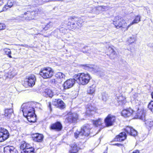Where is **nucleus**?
Here are the masks:
<instances>
[{
    "label": "nucleus",
    "mask_w": 153,
    "mask_h": 153,
    "mask_svg": "<svg viewBox=\"0 0 153 153\" xmlns=\"http://www.w3.org/2000/svg\"><path fill=\"white\" fill-rule=\"evenodd\" d=\"M74 78L76 79V82L79 84L86 85L91 79L90 75L88 74L81 73L75 75Z\"/></svg>",
    "instance_id": "1"
},
{
    "label": "nucleus",
    "mask_w": 153,
    "mask_h": 153,
    "mask_svg": "<svg viewBox=\"0 0 153 153\" xmlns=\"http://www.w3.org/2000/svg\"><path fill=\"white\" fill-rule=\"evenodd\" d=\"M137 106L134 109V118H138L143 120H145L146 111L144 109L143 107L140 106Z\"/></svg>",
    "instance_id": "2"
},
{
    "label": "nucleus",
    "mask_w": 153,
    "mask_h": 153,
    "mask_svg": "<svg viewBox=\"0 0 153 153\" xmlns=\"http://www.w3.org/2000/svg\"><path fill=\"white\" fill-rule=\"evenodd\" d=\"M120 19V17L117 16L115 17L113 20V24L114 25L115 27L118 29L122 27L124 29L123 30L124 31L127 30L130 27L129 24L127 25V23L125 20L124 19L120 20L117 22V21L119 20Z\"/></svg>",
    "instance_id": "3"
},
{
    "label": "nucleus",
    "mask_w": 153,
    "mask_h": 153,
    "mask_svg": "<svg viewBox=\"0 0 153 153\" xmlns=\"http://www.w3.org/2000/svg\"><path fill=\"white\" fill-rule=\"evenodd\" d=\"M30 110H28L27 112H24L27 111L25 109L22 110L24 113V115L27 118L28 121L30 122H35L36 120V115L34 113V109L32 107H29Z\"/></svg>",
    "instance_id": "4"
},
{
    "label": "nucleus",
    "mask_w": 153,
    "mask_h": 153,
    "mask_svg": "<svg viewBox=\"0 0 153 153\" xmlns=\"http://www.w3.org/2000/svg\"><path fill=\"white\" fill-rule=\"evenodd\" d=\"M91 128L88 125L83 126L79 131H76L74 133V137L76 138L80 137L82 135L88 136L90 133Z\"/></svg>",
    "instance_id": "5"
},
{
    "label": "nucleus",
    "mask_w": 153,
    "mask_h": 153,
    "mask_svg": "<svg viewBox=\"0 0 153 153\" xmlns=\"http://www.w3.org/2000/svg\"><path fill=\"white\" fill-rule=\"evenodd\" d=\"M39 74L44 79L50 78L53 75V71L51 68H44L41 69L39 72Z\"/></svg>",
    "instance_id": "6"
},
{
    "label": "nucleus",
    "mask_w": 153,
    "mask_h": 153,
    "mask_svg": "<svg viewBox=\"0 0 153 153\" xmlns=\"http://www.w3.org/2000/svg\"><path fill=\"white\" fill-rule=\"evenodd\" d=\"M35 15V11H27V12H25L24 14L18 16L16 18L17 19L20 21H23L25 19L30 20L34 19Z\"/></svg>",
    "instance_id": "7"
},
{
    "label": "nucleus",
    "mask_w": 153,
    "mask_h": 153,
    "mask_svg": "<svg viewBox=\"0 0 153 153\" xmlns=\"http://www.w3.org/2000/svg\"><path fill=\"white\" fill-rule=\"evenodd\" d=\"M78 117L76 113L69 112L67 115L65 121L68 123H74L77 120Z\"/></svg>",
    "instance_id": "8"
},
{
    "label": "nucleus",
    "mask_w": 153,
    "mask_h": 153,
    "mask_svg": "<svg viewBox=\"0 0 153 153\" xmlns=\"http://www.w3.org/2000/svg\"><path fill=\"white\" fill-rule=\"evenodd\" d=\"M9 136L8 131L4 128H0V142H2L7 139Z\"/></svg>",
    "instance_id": "9"
},
{
    "label": "nucleus",
    "mask_w": 153,
    "mask_h": 153,
    "mask_svg": "<svg viewBox=\"0 0 153 153\" xmlns=\"http://www.w3.org/2000/svg\"><path fill=\"white\" fill-rule=\"evenodd\" d=\"M115 120V117L111 114H109L105 120V123L106 127H109L113 125Z\"/></svg>",
    "instance_id": "10"
},
{
    "label": "nucleus",
    "mask_w": 153,
    "mask_h": 153,
    "mask_svg": "<svg viewBox=\"0 0 153 153\" xmlns=\"http://www.w3.org/2000/svg\"><path fill=\"white\" fill-rule=\"evenodd\" d=\"M36 80L35 76L34 75H31L26 78L25 82L29 86L32 87L35 84Z\"/></svg>",
    "instance_id": "11"
},
{
    "label": "nucleus",
    "mask_w": 153,
    "mask_h": 153,
    "mask_svg": "<svg viewBox=\"0 0 153 153\" xmlns=\"http://www.w3.org/2000/svg\"><path fill=\"white\" fill-rule=\"evenodd\" d=\"M76 79H67L64 83V87L65 89L70 88L72 87L74 84Z\"/></svg>",
    "instance_id": "12"
},
{
    "label": "nucleus",
    "mask_w": 153,
    "mask_h": 153,
    "mask_svg": "<svg viewBox=\"0 0 153 153\" xmlns=\"http://www.w3.org/2000/svg\"><path fill=\"white\" fill-rule=\"evenodd\" d=\"M122 115L124 117H127L132 115L134 117V110L131 108L123 110L121 112Z\"/></svg>",
    "instance_id": "13"
},
{
    "label": "nucleus",
    "mask_w": 153,
    "mask_h": 153,
    "mask_svg": "<svg viewBox=\"0 0 153 153\" xmlns=\"http://www.w3.org/2000/svg\"><path fill=\"white\" fill-rule=\"evenodd\" d=\"M124 131L127 134L133 136H135L137 134V131L132 127L129 126L126 127L124 129Z\"/></svg>",
    "instance_id": "14"
},
{
    "label": "nucleus",
    "mask_w": 153,
    "mask_h": 153,
    "mask_svg": "<svg viewBox=\"0 0 153 153\" xmlns=\"http://www.w3.org/2000/svg\"><path fill=\"white\" fill-rule=\"evenodd\" d=\"M4 153H18L17 150L13 146H7L4 148Z\"/></svg>",
    "instance_id": "15"
},
{
    "label": "nucleus",
    "mask_w": 153,
    "mask_h": 153,
    "mask_svg": "<svg viewBox=\"0 0 153 153\" xmlns=\"http://www.w3.org/2000/svg\"><path fill=\"white\" fill-rule=\"evenodd\" d=\"M32 138L34 141L37 142H40L42 141L44 136L42 134L36 133L33 135Z\"/></svg>",
    "instance_id": "16"
},
{
    "label": "nucleus",
    "mask_w": 153,
    "mask_h": 153,
    "mask_svg": "<svg viewBox=\"0 0 153 153\" xmlns=\"http://www.w3.org/2000/svg\"><path fill=\"white\" fill-rule=\"evenodd\" d=\"M127 135L125 132H123L116 136L115 139L116 141H122L126 139Z\"/></svg>",
    "instance_id": "17"
},
{
    "label": "nucleus",
    "mask_w": 153,
    "mask_h": 153,
    "mask_svg": "<svg viewBox=\"0 0 153 153\" xmlns=\"http://www.w3.org/2000/svg\"><path fill=\"white\" fill-rule=\"evenodd\" d=\"M51 128L57 131H60L62 128V126L59 122H57L51 125Z\"/></svg>",
    "instance_id": "18"
},
{
    "label": "nucleus",
    "mask_w": 153,
    "mask_h": 153,
    "mask_svg": "<svg viewBox=\"0 0 153 153\" xmlns=\"http://www.w3.org/2000/svg\"><path fill=\"white\" fill-rule=\"evenodd\" d=\"M34 149L29 144L27 143L26 149L22 151L21 153H34Z\"/></svg>",
    "instance_id": "19"
},
{
    "label": "nucleus",
    "mask_w": 153,
    "mask_h": 153,
    "mask_svg": "<svg viewBox=\"0 0 153 153\" xmlns=\"http://www.w3.org/2000/svg\"><path fill=\"white\" fill-rule=\"evenodd\" d=\"M16 74V73L15 70L12 68L9 70L7 74H6V76L8 78H11L14 77Z\"/></svg>",
    "instance_id": "20"
},
{
    "label": "nucleus",
    "mask_w": 153,
    "mask_h": 153,
    "mask_svg": "<svg viewBox=\"0 0 153 153\" xmlns=\"http://www.w3.org/2000/svg\"><path fill=\"white\" fill-rule=\"evenodd\" d=\"M14 3L13 0H8L7 4L5 5L3 8L2 10H1L0 12L6 11L9 8L11 7L13 5Z\"/></svg>",
    "instance_id": "21"
},
{
    "label": "nucleus",
    "mask_w": 153,
    "mask_h": 153,
    "mask_svg": "<svg viewBox=\"0 0 153 153\" xmlns=\"http://www.w3.org/2000/svg\"><path fill=\"white\" fill-rule=\"evenodd\" d=\"M89 8L92 9L90 11V12L94 13L96 14H99L102 11V8L101 6H99L97 7H94L93 8V7H90Z\"/></svg>",
    "instance_id": "22"
},
{
    "label": "nucleus",
    "mask_w": 153,
    "mask_h": 153,
    "mask_svg": "<svg viewBox=\"0 0 153 153\" xmlns=\"http://www.w3.org/2000/svg\"><path fill=\"white\" fill-rule=\"evenodd\" d=\"M96 86L95 84H94L89 86L88 89V93L90 94H93L95 93Z\"/></svg>",
    "instance_id": "23"
},
{
    "label": "nucleus",
    "mask_w": 153,
    "mask_h": 153,
    "mask_svg": "<svg viewBox=\"0 0 153 153\" xmlns=\"http://www.w3.org/2000/svg\"><path fill=\"white\" fill-rule=\"evenodd\" d=\"M117 101L119 103V104L124 105L126 102L125 97L122 95L117 97Z\"/></svg>",
    "instance_id": "24"
},
{
    "label": "nucleus",
    "mask_w": 153,
    "mask_h": 153,
    "mask_svg": "<svg viewBox=\"0 0 153 153\" xmlns=\"http://www.w3.org/2000/svg\"><path fill=\"white\" fill-rule=\"evenodd\" d=\"M13 112V110L11 108L6 109L4 111V115L8 118H10Z\"/></svg>",
    "instance_id": "25"
},
{
    "label": "nucleus",
    "mask_w": 153,
    "mask_h": 153,
    "mask_svg": "<svg viewBox=\"0 0 153 153\" xmlns=\"http://www.w3.org/2000/svg\"><path fill=\"white\" fill-rule=\"evenodd\" d=\"M145 124L146 127L149 129L153 127V121L151 119H149L146 120L145 122Z\"/></svg>",
    "instance_id": "26"
},
{
    "label": "nucleus",
    "mask_w": 153,
    "mask_h": 153,
    "mask_svg": "<svg viewBox=\"0 0 153 153\" xmlns=\"http://www.w3.org/2000/svg\"><path fill=\"white\" fill-rule=\"evenodd\" d=\"M71 153H72V152H74L75 153L77 152L80 149L79 147H78L76 144L74 143L72 144L71 146Z\"/></svg>",
    "instance_id": "27"
},
{
    "label": "nucleus",
    "mask_w": 153,
    "mask_h": 153,
    "mask_svg": "<svg viewBox=\"0 0 153 153\" xmlns=\"http://www.w3.org/2000/svg\"><path fill=\"white\" fill-rule=\"evenodd\" d=\"M45 93L47 96V97H52L53 96V93L51 90L49 89H46L45 91Z\"/></svg>",
    "instance_id": "28"
},
{
    "label": "nucleus",
    "mask_w": 153,
    "mask_h": 153,
    "mask_svg": "<svg viewBox=\"0 0 153 153\" xmlns=\"http://www.w3.org/2000/svg\"><path fill=\"white\" fill-rule=\"evenodd\" d=\"M53 105H56L58 104V105H64V102L61 99H58L56 100V99H54L53 101Z\"/></svg>",
    "instance_id": "29"
},
{
    "label": "nucleus",
    "mask_w": 153,
    "mask_h": 153,
    "mask_svg": "<svg viewBox=\"0 0 153 153\" xmlns=\"http://www.w3.org/2000/svg\"><path fill=\"white\" fill-rule=\"evenodd\" d=\"M102 123V120L100 119L93 121V124L96 127H100V128H101Z\"/></svg>",
    "instance_id": "30"
},
{
    "label": "nucleus",
    "mask_w": 153,
    "mask_h": 153,
    "mask_svg": "<svg viewBox=\"0 0 153 153\" xmlns=\"http://www.w3.org/2000/svg\"><path fill=\"white\" fill-rule=\"evenodd\" d=\"M140 21V16L139 15H137L135 17L134 19L129 24L130 27L133 24L137 23Z\"/></svg>",
    "instance_id": "31"
},
{
    "label": "nucleus",
    "mask_w": 153,
    "mask_h": 153,
    "mask_svg": "<svg viewBox=\"0 0 153 153\" xmlns=\"http://www.w3.org/2000/svg\"><path fill=\"white\" fill-rule=\"evenodd\" d=\"M56 76L57 78H59L60 79H65L66 76L63 73L59 72L57 73L56 75Z\"/></svg>",
    "instance_id": "32"
},
{
    "label": "nucleus",
    "mask_w": 153,
    "mask_h": 153,
    "mask_svg": "<svg viewBox=\"0 0 153 153\" xmlns=\"http://www.w3.org/2000/svg\"><path fill=\"white\" fill-rule=\"evenodd\" d=\"M4 52L8 55V56L10 58H12V57L10 55L11 52V50L9 49L5 48L3 50Z\"/></svg>",
    "instance_id": "33"
},
{
    "label": "nucleus",
    "mask_w": 153,
    "mask_h": 153,
    "mask_svg": "<svg viewBox=\"0 0 153 153\" xmlns=\"http://www.w3.org/2000/svg\"><path fill=\"white\" fill-rule=\"evenodd\" d=\"M39 103L37 102H27L23 103L22 105H38Z\"/></svg>",
    "instance_id": "34"
},
{
    "label": "nucleus",
    "mask_w": 153,
    "mask_h": 153,
    "mask_svg": "<svg viewBox=\"0 0 153 153\" xmlns=\"http://www.w3.org/2000/svg\"><path fill=\"white\" fill-rule=\"evenodd\" d=\"M102 99L104 101H106L108 98L107 94L105 93H103L102 94Z\"/></svg>",
    "instance_id": "35"
},
{
    "label": "nucleus",
    "mask_w": 153,
    "mask_h": 153,
    "mask_svg": "<svg viewBox=\"0 0 153 153\" xmlns=\"http://www.w3.org/2000/svg\"><path fill=\"white\" fill-rule=\"evenodd\" d=\"M136 40V38L134 36H132L130 37V39L128 40V42L130 43H134Z\"/></svg>",
    "instance_id": "36"
},
{
    "label": "nucleus",
    "mask_w": 153,
    "mask_h": 153,
    "mask_svg": "<svg viewBox=\"0 0 153 153\" xmlns=\"http://www.w3.org/2000/svg\"><path fill=\"white\" fill-rule=\"evenodd\" d=\"M26 146L27 143L25 142H24L20 146V149H22V151H23L24 149H26Z\"/></svg>",
    "instance_id": "37"
},
{
    "label": "nucleus",
    "mask_w": 153,
    "mask_h": 153,
    "mask_svg": "<svg viewBox=\"0 0 153 153\" xmlns=\"http://www.w3.org/2000/svg\"><path fill=\"white\" fill-rule=\"evenodd\" d=\"M102 8V11H104L109 9V7L108 6H101Z\"/></svg>",
    "instance_id": "38"
},
{
    "label": "nucleus",
    "mask_w": 153,
    "mask_h": 153,
    "mask_svg": "<svg viewBox=\"0 0 153 153\" xmlns=\"http://www.w3.org/2000/svg\"><path fill=\"white\" fill-rule=\"evenodd\" d=\"M81 19H79L78 21H77V22L76 23V24L79 27L82 26V25L83 22L82 21H81Z\"/></svg>",
    "instance_id": "39"
},
{
    "label": "nucleus",
    "mask_w": 153,
    "mask_h": 153,
    "mask_svg": "<svg viewBox=\"0 0 153 153\" xmlns=\"http://www.w3.org/2000/svg\"><path fill=\"white\" fill-rule=\"evenodd\" d=\"M6 27L5 25L3 23H0V30L4 29Z\"/></svg>",
    "instance_id": "40"
},
{
    "label": "nucleus",
    "mask_w": 153,
    "mask_h": 153,
    "mask_svg": "<svg viewBox=\"0 0 153 153\" xmlns=\"http://www.w3.org/2000/svg\"><path fill=\"white\" fill-rule=\"evenodd\" d=\"M53 26V24L51 22H50L47 24L45 28V29H46V28H49Z\"/></svg>",
    "instance_id": "41"
},
{
    "label": "nucleus",
    "mask_w": 153,
    "mask_h": 153,
    "mask_svg": "<svg viewBox=\"0 0 153 153\" xmlns=\"http://www.w3.org/2000/svg\"><path fill=\"white\" fill-rule=\"evenodd\" d=\"M90 108L91 109V111H95L97 110V109L96 108H94V106H90Z\"/></svg>",
    "instance_id": "42"
},
{
    "label": "nucleus",
    "mask_w": 153,
    "mask_h": 153,
    "mask_svg": "<svg viewBox=\"0 0 153 153\" xmlns=\"http://www.w3.org/2000/svg\"><path fill=\"white\" fill-rule=\"evenodd\" d=\"M148 108L153 113V106H148Z\"/></svg>",
    "instance_id": "43"
},
{
    "label": "nucleus",
    "mask_w": 153,
    "mask_h": 153,
    "mask_svg": "<svg viewBox=\"0 0 153 153\" xmlns=\"http://www.w3.org/2000/svg\"><path fill=\"white\" fill-rule=\"evenodd\" d=\"M65 106H57V107L60 109H63L65 108Z\"/></svg>",
    "instance_id": "44"
},
{
    "label": "nucleus",
    "mask_w": 153,
    "mask_h": 153,
    "mask_svg": "<svg viewBox=\"0 0 153 153\" xmlns=\"http://www.w3.org/2000/svg\"><path fill=\"white\" fill-rule=\"evenodd\" d=\"M19 45H20L21 46L24 47L25 48H28V46L27 45H26V44H25V45H22V44Z\"/></svg>",
    "instance_id": "45"
},
{
    "label": "nucleus",
    "mask_w": 153,
    "mask_h": 153,
    "mask_svg": "<svg viewBox=\"0 0 153 153\" xmlns=\"http://www.w3.org/2000/svg\"><path fill=\"white\" fill-rule=\"evenodd\" d=\"M133 153H140V152L138 150H137L133 151Z\"/></svg>",
    "instance_id": "46"
},
{
    "label": "nucleus",
    "mask_w": 153,
    "mask_h": 153,
    "mask_svg": "<svg viewBox=\"0 0 153 153\" xmlns=\"http://www.w3.org/2000/svg\"><path fill=\"white\" fill-rule=\"evenodd\" d=\"M148 105H153V101H151L149 103Z\"/></svg>",
    "instance_id": "47"
},
{
    "label": "nucleus",
    "mask_w": 153,
    "mask_h": 153,
    "mask_svg": "<svg viewBox=\"0 0 153 153\" xmlns=\"http://www.w3.org/2000/svg\"><path fill=\"white\" fill-rule=\"evenodd\" d=\"M109 49H110L111 50V52H112V53H113L114 54V53H115V52L113 50V49H112L111 48H109Z\"/></svg>",
    "instance_id": "48"
},
{
    "label": "nucleus",
    "mask_w": 153,
    "mask_h": 153,
    "mask_svg": "<svg viewBox=\"0 0 153 153\" xmlns=\"http://www.w3.org/2000/svg\"><path fill=\"white\" fill-rule=\"evenodd\" d=\"M3 4V0H0V5L2 4Z\"/></svg>",
    "instance_id": "49"
},
{
    "label": "nucleus",
    "mask_w": 153,
    "mask_h": 153,
    "mask_svg": "<svg viewBox=\"0 0 153 153\" xmlns=\"http://www.w3.org/2000/svg\"><path fill=\"white\" fill-rule=\"evenodd\" d=\"M114 145H116L117 146H119L120 145H121V144H120L117 143L114 144Z\"/></svg>",
    "instance_id": "50"
},
{
    "label": "nucleus",
    "mask_w": 153,
    "mask_h": 153,
    "mask_svg": "<svg viewBox=\"0 0 153 153\" xmlns=\"http://www.w3.org/2000/svg\"><path fill=\"white\" fill-rule=\"evenodd\" d=\"M75 25V23H73V22H72V24H71V25H70V26H71L72 25Z\"/></svg>",
    "instance_id": "51"
},
{
    "label": "nucleus",
    "mask_w": 153,
    "mask_h": 153,
    "mask_svg": "<svg viewBox=\"0 0 153 153\" xmlns=\"http://www.w3.org/2000/svg\"><path fill=\"white\" fill-rule=\"evenodd\" d=\"M64 29L63 28H61L60 30V31H62V30H63V29Z\"/></svg>",
    "instance_id": "52"
},
{
    "label": "nucleus",
    "mask_w": 153,
    "mask_h": 153,
    "mask_svg": "<svg viewBox=\"0 0 153 153\" xmlns=\"http://www.w3.org/2000/svg\"><path fill=\"white\" fill-rule=\"evenodd\" d=\"M151 95H152V98L153 99V91L152 92V93L151 94Z\"/></svg>",
    "instance_id": "53"
},
{
    "label": "nucleus",
    "mask_w": 153,
    "mask_h": 153,
    "mask_svg": "<svg viewBox=\"0 0 153 153\" xmlns=\"http://www.w3.org/2000/svg\"><path fill=\"white\" fill-rule=\"evenodd\" d=\"M49 109L51 110V105L49 106Z\"/></svg>",
    "instance_id": "54"
},
{
    "label": "nucleus",
    "mask_w": 153,
    "mask_h": 153,
    "mask_svg": "<svg viewBox=\"0 0 153 153\" xmlns=\"http://www.w3.org/2000/svg\"><path fill=\"white\" fill-rule=\"evenodd\" d=\"M71 20L72 21H74V18H71Z\"/></svg>",
    "instance_id": "55"
},
{
    "label": "nucleus",
    "mask_w": 153,
    "mask_h": 153,
    "mask_svg": "<svg viewBox=\"0 0 153 153\" xmlns=\"http://www.w3.org/2000/svg\"><path fill=\"white\" fill-rule=\"evenodd\" d=\"M49 105H51V104L50 102H49Z\"/></svg>",
    "instance_id": "56"
},
{
    "label": "nucleus",
    "mask_w": 153,
    "mask_h": 153,
    "mask_svg": "<svg viewBox=\"0 0 153 153\" xmlns=\"http://www.w3.org/2000/svg\"><path fill=\"white\" fill-rule=\"evenodd\" d=\"M83 53H86V52H85V51H83Z\"/></svg>",
    "instance_id": "57"
}]
</instances>
